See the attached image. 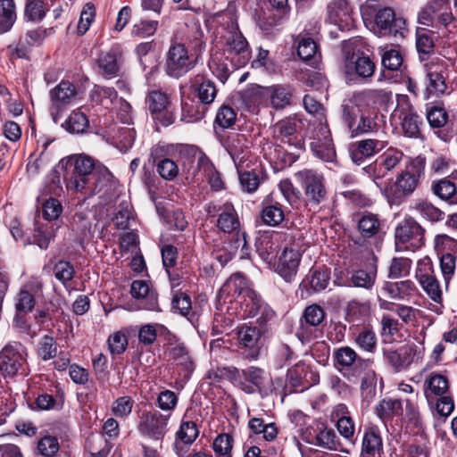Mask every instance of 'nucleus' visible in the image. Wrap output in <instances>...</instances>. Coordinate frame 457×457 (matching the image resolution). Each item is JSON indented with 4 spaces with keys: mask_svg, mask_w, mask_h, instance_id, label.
I'll use <instances>...</instances> for the list:
<instances>
[{
    "mask_svg": "<svg viewBox=\"0 0 457 457\" xmlns=\"http://www.w3.org/2000/svg\"><path fill=\"white\" fill-rule=\"evenodd\" d=\"M50 142H46L43 144V150L37 155L36 154H32L29 157V161L27 163V172L29 177H35L38 175L41 170H43L49 162V154L46 153V150Z\"/></svg>",
    "mask_w": 457,
    "mask_h": 457,
    "instance_id": "obj_53",
    "label": "nucleus"
},
{
    "mask_svg": "<svg viewBox=\"0 0 457 457\" xmlns=\"http://www.w3.org/2000/svg\"><path fill=\"white\" fill-rule=\"evenodd\" d=\"M353 219L357 222V231L364 241L376 238L380 234L382 224L377 214L365 212L354 214Z\"/></svg>",
    "mask_w": 457,
    "mask_h": 457,
    "instance_id": "obj_23",
    "label": "nucleus"
},
{
    "mask_svg": "<svg viewBox=\"0 0 457 457\" xmlns=\"http://www.w3.org/2000/svg\"><path fill=\"white\" fill-rule=\"evenodd\" d=\"M375 413L384 424H386L395 417L403 416V402L400 399L385 398L376 405Z\"/></svg>",
    "mask_w": 457,
    "mask_h": 457,
    "instance_id": "obj_32",
    "label": "nucleus"
},
{
    "mask_svg": "<svg viewBox=\"0 0 457 457\" xmlns=\"http://www.w3.org/2000/svg\"><path fill=\"white\" fill-rule=\"evenodd\" d=\"M426 78L428 79L426 87L427 98H428L430 96H439L445 93L447 85L441 71H433L429 70L426 75Z\"/></svg>",
    "mask_w": 457,
    "mask_h": 457,
    "instance_id": "obj_47",
    "label": "nucleus"
},
{
    "mask_svg": "<svg viewBox=\"0 0 457 457\" xmlns=\"http://www.w3.org/2000/svg\"><path fill=\"white\" fill-rule=\"evenodd\" d=\"M42 212L46 220H56L62 214V206L58 199L50 197L43 203Z\"/></svg>",
    "mask_w": 457,
    "mask_h": 457,
    "instance_id": "obj_63",
    "label": "nucleus"
},
{
    "mask_svg": "<svg viewBox=\"0 0 457 457\" xmlns=\"http://www.w3.org/2000/svg\"><path fill=\"white\" fill-rule=\"evenodd\" d=\"M426 118L432 129H441L448 121V112L442 102L426 104Z\"/></svg>",
    "mask_w": 457,
    "mask_h": 457,
    "instance_id": "obj_41",
    "label": "nucleus"
},
{
    "mask_svg": "<svg viewBox=\"0 0 457 457\" xmlns=\"http://www.w3.org/2000/svg\"><path fill=\"white\" fill-rule=\"evenodd\" d=\"M27 366L26 348L19 342L8 343L0 352V373L4 378L25 375Z\"/></svg>",
    "mask_w": 457,
    "mask_h": 457,
    "instance_id": "obj_8",
    "label": "nucleus"
},
{
    "mask_svg": "<svg viewBox=\"0 0 457 457\" xmlns=\"http://www.w3.org/2000/svg\"><path fill=\"white\" fill-rule=\"evenodd\" d=\"M298 122L295 118L287 117L277 121L272 126L273 138L293 150L290 153L285 154L282 162L285 164L291 165L295 162L304 148V140L297 133Z\"/></svg>",
    "mask_w": 457,
    "mask_h": 457,
    "instance_id": "obj_5",
    "label": "nucleus"
},
{
    "mask_svg": "<svg viewBox=\"0 0 457 457\" xmlns=\"http://www.w3.org/2000/svg\"><path fill=\"white\" fill-rule=\"evenodd\" d=\"M303 190L307 204L318 206L327 200L328 189L321 173L314 170H303L295 173Z\"/></svg>",
    "mask_w": 457,
    "mask_h": 457,
    "instance_id": "obj_9",
    "label": "nucleus"
},
{
    "mask_svg": "<svg viewBox=\"0 0 457 457\" xmlns=\"http://www.w3.org/2000/svg\"><path fill=\"white\" fill-rule=\"evenodd\" d=\"M36 301L32 293L27 288H21L17 295L15 308L19 313H27L33 310Z\"/></svg>",
    "mask_w": 457,
    "mask_h": 457,
    "instance_id": "obj_61",
    "label": "nucleus"
},
{
    "mask_svg": "<svg viewBox=\"0 0 457 457\" xmlns=\"http://www.w3.org/2000/svg\"><path fill=\"white\" fill-rule=\"evenodd\" d=\"M370 313V306L368 303H361L356 300L350 301L345 307V319L350 323H361L365 321Z\"/></svg>",
    "mask_w": 457,
    "mask_h": 457,
    "instance_id": "obj_43",
    "label": "nucleus"
},
{
    "mask_svg": "<svg viewBox=\"0 0 457 457\" xmlns=\"http://www.w3.org/2000/svg\"><path fill=\"white\" fill-rule=\"evenodd\" d=\"M329 20L338 24L341 22H347L350 17L351 8L346 0H334L328 6Z\"/></svg>",
    "mask_w": 457,
    "mask_h": 457,
    "instance_id": "obj_54",
    "label": "nucleus"
},
{
    "mask_svg": "<svg viewBox=\"0 0 457 457\" xmlns=\"http://www.w3.org/2000/svg\"><path fill=\"white\" fill-rule=\"evenodd\" d=\"M58 226L53 223H37L33 232V243L40 249L46 250L55 237Z\"/></svg>",
    "mask_w": 457,
    "mask_h": 457,
    "instance_id": "obj_37",
    "label": "nucleus"
},
{
    "mask_svg": "<svg viewBox=\"0 0 457 457\" xmlns=\"http://www.w3.org/2000/svg\"><path fill=\"white\" fill-rule=\"evenodd\" d=\"M385 146V141L373 138H367L357 141L351 146V159L355 164L361 165L365 159L370 158L371 156L377 154L382 151Z\"/></svg>",
    "mask_w": 457,
    "mask_h": 457,
    "instance_id": "obj_22",
    "label": "nucleus"
},
{
    "mask_svg": "<svg viewBox=\"0 0 457 457\" xmlns=\"http://www.w3.org/2000/svg\"><path fill=\"white\" fill-rule=\"evenodd\" d=\"M237 119V113L234 109L228 105H222L217 112L215 123L220 128H230Z\"/></svg>",
    "mask_w": 457,
    "mask_h": 457,
    "instance_id": "obj_64",
    "label": "nucleus"
},
{
    "mask_svg": "<svg viewBox=\"0 0 457 457\" xmlns=\"http://www.w3.org/2000/svg\"><path fill=\"white\" fill-rule=\"evenodd\" d=\"M375 24L384 34H390L395 37L404 36L406 21L402 17H396L395 11L390 7L379 9L375 16Z\"/></svg>",
    "mask_w": 457,
    "mask_h": 457,
    "instance_id": "obj_18",
    "label": "nucleus"
},
{
    "mask_svg": "<svg viewBox=\"0 0 457 457\" xmlns=\"http://www.w3.org/2000/svg\"><path fill=\"white\" fill-rule=\"evenodd\" d=\"M170 417L158 411H145L139 418L137 431L149 439L162 441L169 430Z\"/></svg>",
    "mask_w": 457,
    "mask_h": 457,
    "instance_id": "obj_14",
    "label": "nucleus"
},
{
    "mask_svg": "<svg viewBox=\"0 0 457 457\" xmlns=\"http://www.w3.org/2000/svg\"><path fill=\"white\" fill-rule=\"evenodd\" d=\"M330 279V270L326 267L312 268L301 286L309 287L312 293H319L327 288Z\"/></svg>",
    "mask_w": 457,
    "mask_h": 457,
    "instance_id": "obj_30",
    "label": "nucleus"
},
{
    "mask_svg": "<svg viewBox=\"0 0 457 457\" xmlns=\"http://www.w3.org/2000/svg\"><path fill=\"white\" fill-rule=\"evenodd\" d=\"M202 37L200 29H195L194 38L189 43L190 50L185 43L176 38L170 40L164 62V71L168 76L179 79L195 69L205 46Z\"/></svg>",
    "mask_w": 457,
    "mask_h": 457,
    "instance_id": "obj_2",
    "label": "nucleus"
},
{
    "mask_svg": "<svg viewBox=\"0 0 457 457\" xmlns=\"http://www.w3.org/2000/svg\"><path fill=\"white\" fill-rule=\"evenodd\" d=\"M57 344L54 337L44 336L38 343L37 354L43 361H48L56 356Z\"/></svg>",
    "mask_w": 457,
    "mask_h": 457,
    "instance_id": "obj_60",
    "label": "nucleus"
},
{
    "mask_svg": "<svg viewBox=\"0 0 457 457\" xmlns=\"http://www.w3.org/2000/svg\"><path fill=\"white\" fill-rule=\"evenodd\" d=\"M145 104L153 120L163 127H168L175 120L174 114L169 110L170 96L162 90H152L145 97Z\"/></svg>",
    "mask_w": 457,
    "mask_h": 457,
    "instance_id": "obj_15",
    "label": "nucleus"
},
{
    "mask_svg": "<svg viewBox=\"0 0 457 457\" xmlns=\"http://www.w3.org/2000/svg\"><path fill=\"white\" fill-rule=\"evenodd\" d=\"M423 124L422 119L412 109H410L402 118V129L405 136L410 137H418L420 135V126Z\"/></svg>",
    "mask_w": 457,
    "mask_h": 457,
    "instance_id": "obj_51",
    "label": "nucleus"
},
{
    "mask_svg": "<svg viewBox=\"0 0 457 457\" xmlns=\"http://www.w3.org/2000/svg\"><path fill=\"white\" fill-rule=\"evenodd\" d=\"M361 99L374 105H383L392 97V92L386 88L366 89L360 94Z\"/></svg>",
    "mask_w": 457,
    "mask_h": 457,
    "instance_id": "obj_58",
    "label": "nucleus"
},
{
    "mask_svg": "<svg viewBox=\"0 0 457 457\" xmlns=\"http://www.w3.org/2000/svg\"><path fill=\"white\" fill-rule=\"evenodd\" d=\"M170 356L181 369L183 378L188 379L194 370V363L187 348L182 345H177L170 349Z\"/></svg>",
    "mask_w": 457,
    "mask_h": 457,
    "instance_id": "obj_39",
    "label": "nucleus"
},
{
    "mask_svg": "<svg viewBox=\"0 0 457 457\" xmlns=\"http://www.w3.org/2000/svg\"><path fill=\"white\" fill-rule=\"evenodd\" d=\"M354 344L363 352L374 353L378 346L376 333L370 328H361L353 337Z\"/></svg>",
    "mask_w": 457,
    "mask_h": 457,
    "instance_id": "obj_45",
    "label": "nucleus"
},
{
    "mask_svg": "<svg viewBox=\"0 0 457 457\" xmlns=\"http://www.w3.org/2000/svg\"><path fill=\"white\" fill-rule=\"evenodd\" d=\"M130 294L134 298L143 300L141 308L148 311L159 310L157 294L150 290L144 280H134L131 284Z\"/></svg>",
    "mask_w": 457,
    "mask_h": 457,
    "instance_id": "obj_26",
    "label": "nucleus"
},
{
    "mask_svg": "<svg viewBox=\"0 0 457 457\" xmlns=\"http://www.w3.org/2000/svg\"><path fill=\"white\" fill-rule=\"evenodd\" d=\"M377 279V269L370 266L367 269H359L354 270L351 277L350 282L355 287L370 290Z\"/></svg>",
    "mask_w": 457,
    "mask_h": 457,
    "instance_id": "obj_44",
    "label": "nucleus"
},
{
    "mask_svg": "<svg viewBox=\"0 0 457 457\" xmlns=\"http://www.w3.org/2000/svg\"><path fill=\"white\" fill-rule=\"evenodd\" d=\"M301 253L297 248L285 247L276 265V271L287 282L295 277L301 262Z\"/></svg>",
    "mask_w": 457,
    "mask_h": 457,
    "instance_id": "obj_21",
    "label": "nucleus"
},
{
    "mask_svg": "<svg viewBox=\"0 0 457 457\" xmlns=\"http://www.w3.org/2000/svg\"><path fill=\"white\" fill-rule=\"evenodd\" d=\"M205 212L210 218L217 217L216 226L223 233L236 236L240 233L239 216L230 202H212L205 206Z\"/></svg>",
    "mask_w": 457,
    "mask_h": 457,
    "instance_id": "obj_11",
    "label": "nucleus"
},
{
    "mask_svg": "<svg viewBox=\"0 0 457 457\" xmlns=\"http://www.w3.org/2000/svg\"><path fill=\"white\" fill-rule=\"evenodd\" d=\"M112 447V444L101 434L90 435L85 444V449L91 457H107Z\"/></svg>",
    "mask_w": 457,
    "mask_h": 457,
    "instance_id": "obj_40",
    "label": "nucleus"
},
{
    "mask_svg": "<svg viewBox=\"0 0 457 457\" xmlns=\"http://www.w3.org/2000/svg\"><path fill=\"white\" fill-rule=\"evenodd\" d=\"M192 87L199 102L205 106L214 101L217 95V88L213 81L204 79V76L196 75L194 78Z\"/></svg>",
    "mask_w": 457,
    "mask_h": 457,
    "instance_id": "obj_33",
    "label": "nucleus"
},
{
    "mask_svg": "<svg viewBox=\"0 0 457 457\" xmlns=\"http://www.w3.org/2000/svg\"><path fill=\"white\" fill-rule=\"evenodd\" d=\"M375 70V62L365 55L358 56L353 62H346L344 67V72L347 76L356 75L364 80L370 79Z\"/></svg>",
    "mask_w": 457,
    "mask_h": 457,
    "instance_id": "obj_28",
    "label": "nucleus"
},
{
    "mask_svg": "<svg viewBox=\"0 0 457 457\" xmlns=\"http://www.w3.org/2000/svg\"><path fill=\"white\" fill-rule=\"evenodd\" d=\"M0 34L11 29L15 19V6L13 0H0Z\"/></svg>",
    "mask_w": 457,
    "mask_h": 457,
    "instance_id": "obj_55",
    "label": "nucleus"
},
{
    "mask_svg": "<svg viewBox=\"0 0 457 457\" xmlns=\"http://www.w3.org/2000/svg\"><path fill=\"white\" fill-rule=\"evenodd\" d=\"M261 330L256 327H242L237 331V339L242 348L248 351L247 355L256 359L260 353Z\"/></svg>",
    "mask_w": 457,
    "mask_h": 457,
    "instance_id": "obj_24",
    "label": "nucleus"
},
{
    "mask_svg": "<svg viewBox=\"0 0 457 457\" xmlns=\"http://www.w3.org/2000/svg\"><path fill=\"white\" fill-rule=\"evenodd\" d=\"M335 366L350 382L361 378V391L363 398L371 400L376 395L377 374L372 369L373 361L365 359L350 346H342L333 352Z\"/></svg>",
    "mask_w": 457,
    "mask_h": 457,
    "instance_id": "obj_1",
    "label": "nucleus"
},
{
    "mask_svg": "<svg viewBox=\"0 0 457 457\" xmlns=\"http://www.w3.org/2000/svg\"><path fill=\"white\" fill-rule=\"evenodd\" d=\"M221 37L224 52L228 54L235 65L237 67L245 66L251 58V50L237 22L230 21L228 23Z\"/></svg>",
    "mask_w": 457,
    "mask_h": 457,
    "instance_id": "obj_6",
    "label": "nucleus"
},
{
    "mask_svg": "<svg viewBox=\"0 0 457 457\" xmlns=\"http://www.w3.org/2000/svg\"><path fill=\"white\" fill-rule=\"evenodd\" d=\"M414 289L415 285L411 280L388 282L382 288L383 292L392 299H403L410 295Z\"/></svg>",
    "mask_w": 457,
    "mask_h": 457,
    "instance_id": "obj_48",
    "label": "nucleus"
},
{
    "mask_svg": "<svg viewBox=\"0 0 457 457\" xmlns=\"http://www.w3.org/2000/svg\"><path fill=\"white\" fill-rule=\"evenodd\" d=\"M121 55L118 51L111 49L105 54H102L97 59L98 71L105 78H112L118 74L119 62Z\"/></svg>",
    "mask_w": 457,
    "mask_h": 457,
    "instance_id": "obj_35",
    "label": "nucleus"
},
{
    "mask_svg": "<svg viewBox=\"0 0 457 457\" xmlns=\"http://www.w3.org/2000/svg\"><path fill=\"white\" fill-rule=\"evenodd\" d=\"M248 427L254 434H262L267 441L274 440L278 435V428L274 423L264 424L263 420L260 418H252Z\"/></svg>",
    "mask_w": 457,
    "mask_h": 457,
    "instance_id": "obj_56",
    "label": "nucleus"
},
{
    "mask_svg": "<svg viewBox=\"0 0 457 457\" xmlns=\"http://www.w3.org/2000/svg\"><path fill=\"white\" fill-rule=\"evenodd\" d=\"M293 94L294 87L287 84H276L270 87L253 85L245 92V97L254 103L265 98L270 101L272 108L281 110L291 104Z\"/></svg>",
    "mask_w": 457,
    "mask_h": 457,
    "instance_id": "obj_7",
    "label": "nucleus"
},
{
    "mask_svg": "<svg viewBox=\"0 0 457 457\" xmlns=\"http://www.w3.org/2000/svg\"><path fill=\"white\" fill-rule=\"evenodd\" d=\"M224 145L237 170L243 169V164L248 159L250 154L249 140L246 136L240 133H230L226 137Z\"/></svg>",
    "mask_w": 457,
    "mask_h": 457,
    "instance_id": "obj_20",
    "label": "nucleus"
},
{
    "mask_svg": "<svg viewBox=\"0 0 457 457\" xmlns=\"http://www.w3.org/2000/svg\"><path fill=\"white\" fill-rule=\"evenodd\" d=\"M424 228L413 218H406L395 228L396 245L408 244L406 248H420L424 244Z\"/></svg>",
    "mask_w": 457,
    "mask_h": 457,
    "instance_id": "obj_16",
    "label": "nucleus"
},
{
    "mask_svg": "<svg viewBox=\"0 0 457 457\" xmlns=\"http://www.w3.org/2000/svg\"><path fill=\"white\" fill-rule=\"evenodd\" d=\"M413 209L421 219L431 223L440 222L445 219V212L428 200L415 201Z\"/></svg>",
    "mask_w": 457,
    "mask_h": 457,
    "instance_id": "obj_42",
    "label": "nucleus"
},
{
    "mask_svg": "<svg viewBox=\"0 0 457 457\" xmlns=\"http://www.w3.org/2000/svg\"><path fill=\"white\" fill-rule=\"evenodd\" d=\"M206 111L207 107L199 101L185 98L181 103V120L188 123L198 121L204 117Z\"/></svg>",
    "mask_w": 457,
    "mask_h": 457,
    "instance_id": "obj_36",
    "label": "nucleus"
},
{
    "mask_svg": "<svg viewBox=\"0 0 457 457\" xmlns=\"http://www.w3.org/2000/svg\"><path fill=\"white\" fill-rule=\"evenodd\" d=\"M403 153L390 148L384 152L376 162L374 180L382 179L387 171L395 168L403 159Z\"/></svg>",
    "mask_w": 457,
    "mask_h": 457,
    "instance_id": "obj_31",
    "label": "nucleus"
},
{
    "mask_svg": "<svg viewBox=\"0 0 457 457\" xmlns=\"http://www.w3.org/2000/svg\"><path fill=\"white\" fill-rule=\"evenodd\" d=\"M197 165L199 169L203 170L204 176L207 178L209 185L213 190L220 191L224 187V183L220 172L204 154H200Z\"/></svg>",
    "mask_w": 457,
    "mask_h": 457,
    "instance_id": "obj_38",
    "label": "nucleus"
},
{
    "mask_svg": "<svg viewBox=\"0 0 457 457\" xmlns=\"http://www.w3.org/2000/svg\"><path fill=\"white\" fill-rule=\"evenodd\" d=\"M89 126V120L80 108L71 112L63 127L71 133H83Z\"/></svg>",
    "mask_w": 457,
    "mask_h": 457,
    "instance_id": "obj_50",
    "label": "nucleus"
},
{
    "mask_svg": "<svg viewBox=\"0 0 457 457\" xmlns=\"http://www.w3.org/2000/svg\"><path fill=\"white\" fill-rule=\"evenodd\" d=\"M52 270L54 278L68 288L76 274L74 265L68 260L61 259L54 264Z\"/></svg>",
    "mask_w": 457,
    "mask_h": 457,
    "instance_id": "obj_46",
    "label": "nucleus"
},
{
    "mask_svg": "<svg viewBox=\"0 0 457 457\" xmlns=\"http://www.w3.org/2000/svg\"><path fill=\"white\" fill-rule=\"evenodd\" d=\"M424 395L428 403L434 396H442L448 392L449 382L445 376L438 373H431L424 381Z\"/></svg>",
    "mask_w": 457,
    "mask_h": 457,
    "instance_id": "obj_29",
    "label": "nucleus"
},
{
    "mask_svg": "<svg viewBox=\"0 0 457 457\" xmlns=\"http://www.w3.org/2000/svg\"><path fill=\"white\" fill-rule=\"evenodd\" d=\"M67 166L71 169V177L67 180V188L77 193L87 190L96 192L98 173L95 170V161L85 154L73 155L68 158Z\"/></svg>",
    "mask_w": 457,
    "mask_h": 457,
    "instance_id": "obj_4",
    "label": "nucleus"
},
{
    "mask_svg": "<svg viewBox=\"0 0 457 457\" xmlns=\"http://www.w3.org/2000/svg\"><path fill=\"white\" fill-rule=\"evenodd\" d=\"M383 452V441L377 427L365 428L362 441L361 457H376Z\"/></svg>",
    "mask_w": 457,
    "mask_h": 457,
    "instance_id": "obj_25",
    "label": "nucleus"
},
{
    "mask_svg": "<svg viewBox=\"0 0 457 457\" xmlns=\"http://www.w3.org/2000/svg\"><path fill=\"white\" fill-rule=\"evenodd\" d=\"M385 363L395 372H401L409 368L418 355V346L408 342L400 345H389L382 349Z\"/></svg>",
    "mask_w": 457,
    "mask_h": 457,
    "instance_id": "obj_13",
    "label": "nucleus"
},
{
    "mask_svg": "<svg viewBox=\"0 0 457 457\" xmlns=\"http://www.w3.org/2000/svg\"><path fill=\"white\" fill-rule=\"evenodd\" d=\"M233 437L229 434L218 435L212 443L215 457H232Z\"/></svg>",
    "mask_w": 457,
    "mask_h": 457,
    "instance_id": "obj_57",
    "label": "nucleus"
},
{
    "mask_svg": "<svg viewBox=\"0 0 457 457\" xmlns=\"http://www.w3.org/2000/svg\"><path fill=\"white\" fill-rule=\"evenodd\" d=\"M420 159L411 161L396 177L395 185L385 187L383 194L390 205H401L416 190L424 174Z\"/></svg>",
    "mask_w": 457,
    "mask_h": 457,
    "instance_id": "obj_3",
    "label": "nucleus"
},
{
    "mask_svg": "<svg viewBox=\"0 0 457 457\" xmlns=\"http://www.w3.org/2000/svg\"><path fill=\"white\" fill-rule=\"evenodd\" d=\"M52 109L59 112L73 104L79 97L77 87L69 80H62L49 92Z\"/></svg>",
    "mask_w": 457,
    "mask_h": 457,
    "instance_id": "obj_19",
    "label": "nucleus"
},
{
    "mask_svg": "<svg viewBox=\"0 0 457 457\" xmlns=\"http://www.w3.org/2000/svg\"><path fill=\"white\" fill-rule=\"evenodd\" d=\"M432 192L441 200L450 204H457V186L450 177L434 181Z\"/></svg>",
    "mask_w": 457,
    "mask_h": 457,
    "instance_id": "obj_34",
    "label": "nucleus"
},
{
    "mask_svg": "<svg viewBox=\"0 0 457 457\" xmlns=\"http://www.w3.org/2000/svg\"><path fill=\"white\" fill-rule=\"evenodd\" d=\"M326 317L324 309L317 303H313L305 307L300 319L301 327L303 328L305 325L318 327Z\"/></svg>",
    "mask_w": 457,
    "mask_h": 457,
    "instance_id": "obj_52",
    "label": "nucleus"
},
{
    "mask_svg": "<svg viewBox=\"0 0 457 457\" xmlns=\"http://www.w3.org/2000/svg\"><path fill=\"white\" fill-rule=\"evenodd\" d=\"M261 218L265 225L276 227L285 220V212L278 203L269 204L262 207Z\"/></svg>",
    "mask_w": 457,
    "mask_h": 457,
    "instance_id": "obj_49",
    "label": "nucleus"
},
{
    "mask_svg": "<svg viewBox=\"0 0 457 457\" xmlns=\"http://www.w3.org/2000/svg\"><path fill=\"white\" fill-rule=\"evenodd\" d=\"M228 374L233 383L246 394L261 393L268 381L265 371L258 367L250 366L244 370L229 369Z\"/></svg>",
    "mask_w": 457,
    "mask_h": 457,
    "instance_id": "obj_10",
    "label": "nucleus"
},
{
    "mask_svg": "<svg viewBox=\"0 0 457 457\" xmlns=\"http://www.w3.org/2000/svg\"><path fill=\"white\" fill-rule=\"evenodd\" d=\"M416 47L420 54H429L433 52L435 43L430 30L421 29L417 31Z\"/></svg>",
    "mask_w": 457,
    "mask_h": 457,
    "instance_id": "obj_59",
    "label": "nucleus"
},
{
    "mask_svg": "<svg viewBox=\"0 0 457 457\" xmlns=\"http://www.w3.org/2000/svg\"><path fill=\"white\" fill-rule=\"evenodd\" d=\"M415 277L427 295L436 303H443V289L436 278L433 262L429 257H424L417 263Z\"/></svg>",
    "mask_w": 457,
    "mask_h": 457,
    "instance_id": "obj_12",
    "label": "nucleus"
},
{
    "mask_svg": "<svg viewBox=\"0 0 457 457\" xmlns=\"http://www.w3.org/2000/svg\"><path fill=\"white\" fill-rule=\"evenodd\" d=\"M381 129L378 112H370L360 115L355 128H348L351 137L367 134H375Z\"/></svg>",
    "mask_w": 457,
    "mask_h": 457,
    "instance_id": "obj_27",
    "label": "nucleus"
},
{
    "mask_svg": "<svg viewBox=\"0 0 457 457\" xmlns=\"http://www.w3.org/2000/svg\"><path fill=\"white\" fill-rule=\"evenodd\" d=\"M411 261L408 258L395 257L393 258L390 267L389 275L390 278H398L407 275L411 270Z\"/></svg>",
    "mask_w": 457,
    "mask_h": 457,
    "instance_id": "obj_62",
    "label": "nucleus"
},
{
    "mask_svg": "<svg viewBox=\"0 0 457 457\" xmlns=\"http://www.w3.org/2000/svg\"><path fill=\"white\" fill-rule=\"evenodd\" d=\"M312 154L324 162H333L336 151L332 143L331 134L327 124L320 123L316 129V135L311 142Z\"/></svg>",
    "mask_w": 457,
    "mask_h": 457,
    "instance_id": "obj_17",
    "label": "nucleus"
}]
</instances>
